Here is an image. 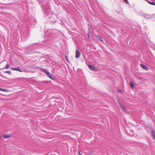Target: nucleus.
Returning a JSON list of instances; mask_svg holds the SVG:
<instances>
[{"label":"nucleus","instance_id":"7","mask_svg":"<svg viewBox=\"0 0 155 155\" xmlns=\"http://www.w3.org/2000/svg\"><path fill=\"white\" fill-rule=\"evenodd\" d=\"M46 75H47V77H48V78H50L51 79H53L51 75L49 72L47 74H46Z\"/></svg>","mask_w":155,"mask_h":155},{"label":"nucleus","instance_id":"6","mask_svg":"<svg viewBox=\"0 0 155 155\" xmlns=\"http://www.w3.org/2000/svg\"><path fill=\"white\" fill-rule=\"evenodd\" d=\"M152 135H153V138L155 140V131L154 130H152L151 131Z\"/></svg>","mask_w":155,"mask_h":155},{"label":"nucleus","instance_id":"15","mask_svg":"<svg viewBox=\"0 0 155 155\" xmlns=\"http://www.w3.org/2000/svg\"><path fill=\"white\" fill-rule=\"evenodd\" d=\"M148 3H149L150 4H151V5H155V3L153 2H151L150 1L148 2Z\"/></svg>","mask_w":155,"mask_h":155},{"label":"nucleus","instance_id":"24","mask_svg":"<svg viewBox=\"0 0 155 155\" xmlns=\"http://www.w3.org/2000/svg\"><path fill=\"white\" fill-rule=\"evenodd\" d=\"M1 139V136H0V140Z\"/></svg>","mask_w":155,"mask_h":155},{"label":"nucleus","instance_id":"22","mask_svg":"<svg viewBox=\"0 0 155 155\" xmlns=\"http://www.w3.org/2000/svg\"><path fill=\"white\" fill-rule=\"evenodd\" d=\"M88 37L89 38H90V35H89V34H88Z\"/></svg>","mask_w":155,"mask_h":155},{"label":"nucleus","instance_id":"13","mask_svg":"<svg viewBox=\"0 0 155 155\" xmlns=\"http://www.w3.org/2000/svg\"><path fill=\"white\" fill-rule=\"evenodd\" d=\"M2 64H3L2 63H1L0 64V69H3L4 68V66H2Z\"/></svg>","mask_w":155,"mask_h":155},{"label":"nucleus","instance_id":"17","mask_svg":"<svg viewBox=\"0 0 155 155\" xmlns=\"http://www.w3.org/2000/svg\"><path fill=\"white\" fill-rule=\"evenodd\" d=\"M130 85L131 87H134V85L132 83H130Z\"/></svg>","mask_w":155,"mask_h":155},{"label":"nucleus","instance_id":"16","mask_svg":"<svg viewBox=\"0 0 155 155\" xmlns=\"http://www.w3.org/2000/svg\"><path fill=\"white\" fill-rule=\"evenodd\" d=\"M5 73L8 74H11V72L10 71H7L5 72Z\"/></svg>","mask_w":155,"mask_h":155},{"label":"nucleus","instance_id":"14","mask_svg":"<svg viewBox=\"0 0 155 155\" xmlns=\"http://www.w3.org/2000/svg\"><path fill=\"white\" fill-rule=\"evenodd\" d=\"M0 91H4V92H8V91L7 90H5V89H4L1 88H0Z\"/></svg>","mask_w":155,"mask_h":155},{"label":"nucleus","instance_id":"18","mask_svg":"<svg viewBox=\"0 0 155 155\" xmlns=\"http://www.w3.org/2000/svg\"><path fill=\"white\" fill-rule=\"evenodd\" d=\"M125 2V3L127 4H128V2L127 1V0H124Z\"/></svg>","mask_w":155,"mask_h":155},{"label":"nucleus","instance_id":"23","mask_svg":"<svg viewBox=\"0 0 155 155\" xmlns=\"http://www.w3.org/2000/svg\"><path fill=\"white\" fill-rule=\"evenodd\" d=\"M123 111H124V112H125V109H124V110H123Z\"/></svg>","mask_w":155,"mask_h":155},{"label":"nucleus","instance_id":"9","mask_svg":"<svg viewBox=\"0 0 155 155\" xmlns=\"http://www.w3.org/2000/svg\"><path fill=\"white\" fill-rule=\"evenodd\" d=\"M41 71H43L44 72H45L46 74H47L49 72L46 69H43L41 70Z\"/></svg>","mask_w":155,"mask_h":155},{"label":"nucleus","instance_id":"20","mask_svg":"<svg viewBox=\"0 0 155 155\" xmlns=\"http://www.w3.org/2000/svg\"><path fill=\"white\" fill-rule=\"evenodd\" d=\"M78 154H79V155H82V154H81V153H80V152H79L78 153Z\"/></svg>","mask_w":155,"mask_h":155},{"label":"nucleus","instance_id":"4","mask_svg":"<svg viewBox=\"0 0 155 155\" xmlns=\"http://www.w3.org/2000/svg\"><path fill=\"white\" fill-rule=\"evenodd\" d=\"M88 66L89 67V69L91 70L94 71L96 69V68L92 66L89 64L88 65Z\"/></svg>","mask_w":155,"mask_h":155},{"label":"nucleus","instance_id":"2","mask_svg":"<svg viewBox=\"0 0 155 155\" xmlns=\"http://www.w3.org/2000/svg\"><path fill=\"white\" fill-rule=\"evenodd\" d=\"M12 137V135L10 134H5L3 135V137L5 139H8Z\"/></svg>","mask_w":155,"mask_h":155},{"label":"nucleus","instance_id":"10","mask_svg":"<svg viewBox=\"0 0 155 155\" xmlns=\"http://www.w3.org/2000/svg\"><path fill=\"white\" fill-rule=\"evenodd\" d=\"M41 71H43L44 72H45L46 74H47L49 72L46 69H43L41 70Z\"/></svg>","mask_w":155,"mask_h":155},{"label":"nucleus","instance_id":"3","mask_svg":"<svg viewBox=\"0 0 155 155\" xmlns=\"http://www.w3.org/2000/svg\"><path fill=\"white\" fill-rule=\"evenodd\" d=\"M140 66L143 69L146 70L148 71L149 70L147 67L145 65L143 64H140Z\"/></svg>","mask_w":155,"mask_h":155},{"label":"nucleus","instance_id":"12","mask_svg":"<svg viewBox=\"0 0 155 155\" xmlns=\"http://www.w3.org/2000/svg\"><path fill=\"white\" fill-rule=\"evenodd\" d=\"M10 67V65L7 64L5 66V68H6V69H8V68H9Z\"/></svg>","mask_w":155,"mask_h":155},{"label":"nucleus","instance_id":"1","mask_svg":"<svg viewBox=\"0 0 155 155\" xmlns=\"http://www.w3.org/2000/svg\"><path fill=\"white\" fill-rule=\"evenodd\" d=\"M81 55V54L80 51L78 50H76L75 53V57L77 59L80 58Z\"/></svg>","mask_w":155,"mask_h":155},{"label":"nucleus","instance_id":"5","mask_svg":"<svg viewBox=\"0 0 155 155\" xmlns=\"http://www.w3.org/2000/svg\"><path fill=\"white\" fill-rule=\"evenodd\" d=\"M12 70H13L18 71L19 72H22V71L20 69H19V68H12Z\"/></svg>","mask_w":155,"mask_h":155},{"label":"nucleus","instance_id":"19","mask_svg":"<svg viewBox=\"0 0 155 155\" xmlns=\"http://www.w3.org/2000/svg\"><path fill=\"white\" fill-rule=\"evenodd\" d=\"M118 91H119V92H120V93H122V90H118Z\"/></svg>","mask_w":155,"mask_h":155},{"label":"nucleus","instance_id":"8","mask_svg":"<svg viewBox=\"0 0 155 155\" xmlns=\"http://www.w3.org/2000/svg\"><path fill=\"white\" fill-rule=\"evenodd\" d=\"M46 75H47V77H48V78H50L51 79H53L51 75L49 72L47 74H46Z\"/></svg>","mask_w":155,"mask_h":155},{"label":"nucleus","instance_id":"11","mask_svg":"<svg viewBox=\"0 0 155 155\" xmlns=\"http://www.w3.org/2000/svg\"><path fill=\"white\" fill-rule=\"evenodd\" d=\"M95 36L97 38H98V39H99V40L100 41H101L103 43H104V42L103 41V40L101 38H100L99 36H98L97 35H95Z\"/></svg>","mask_w":155,"mask_h":155},{"label":"nucleus","instance_id":"21","mask_svg":"<svg viewBox=\"0 0 155 155\" xmlns=\"http://www.w3.org/2000/svg\"><path fill=\"white\" fill-rule=\"evenodd\" d=\"M66 60H67V61L68 62V59L67 58L66 56Z\"/></svg>","mask_w":155,"mask_h":155}]
</instances>
